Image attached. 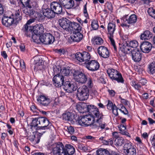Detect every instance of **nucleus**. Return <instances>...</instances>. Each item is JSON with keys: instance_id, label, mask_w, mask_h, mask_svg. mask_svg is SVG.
Masks as SVG:
<instances>
[{"instance_id": "f257e3e1", "label": "nucleus", "mask_w": 155, "mask_h": 155, "mask_svg": "<svg viewBox=\"0 0 155 155\" xmlns=\"http://www.w3.org/2000/svg\"><path fill=\"white\" fill-rule=\"evenodd\" d=\"M107 73L112 81H116L118 83H123L124 80L121 74L117 71L112 68L107 70Z\"/></svg>"}, {"instance_id": "f03ea898", "label": "nucleus", "mask_w": 155, "mask_h": 155, "mask_svg": "<svg viewBox=\"0 0 155 155\" xmlns=\"http://www.w3.org/2000/svg\"><path fill=\"white\" fill-rule=\"evenodd\" d=\"M39 124L40 126L37 128V130H43L45 131L48 129H51L54 127L48 120L46 117H38Z\"/></svg>"}, {"instance_id": "7ed1b4c3", "label": "nucleus", "mask_w": 155, "mask_h": 155, "mask_svg": "<svg viewBox=\"0 0 155 155\" xmlns=\"http://www.w3.org/2000/svg\"><path fill=\"white\" fill-rule=\"evenodd\" d=\"M64 146L60 142L54 143L49 147L51 155H64Z\"/></svg>"}, {"instance_id": "20e7f679", "label": "nucleus", "mask_w": 155, "mask_h": 155, "mask_svg": "<svg viewBox=\"0 0 155 155\" xmlns=\"http://www.w3.org/2000/svg\"><path fill=\"white\" fill-rule=\"evenodd\" d=\"M89 95V89L86 85L81 86L78 89L76 96L77 99L80 101L87 100Z\"/></svg>"}, {"instance_id": "39448f33", "label": "nucleus", "mask_w": 155, "mask_h": 155, "mask_svg": "<svg viewBox=\"0 0 155 155\" xmlns=\"http://www.w3.org/2000/svg\"><path fill=\"white\" fill-rule=\"evenodd\" d=\"M75 81L81 84H84L87 81V76L80 70H74L71 72Z\"/></svg>"}, {"instance_id": "423d86ee", "label": "nucleus", "mask_w": 155, "mask_h": 155, "mask_svg": "<svg viewBox=\"0 0 155 155\" xmlns=\"http://www.w3.org/2000/svg\"><path fill=\"white\" fill-rule=\"evenodd\" d=\"M125 43L121 44L119 43L118 48V54L120 57L123 56L125 58L126 54H130L132 50L130 48V46L127 43L126 39H125Z\"/></svg>"}, {"instance_id": "0eeeda50", "label": "nucleus", "mask_w": 155, "mask_h": 155, "mask_svg": "<svg viewBox=\"0 0 155 155\" xmlns=\"http://www.w3.org/2000/svg\"><path fill=\"white\" fill-rule=\"evenodd\" d=\"M75 59L79 61L84 62L85 65L92 58L91 57L90 54L86 51L77 52L75 54Z\"/></svg>"}, {"instance_id": "6e6552de", "label": "nucleus", "mask_w": 155, "mask_h": 155, "mask_svg": "<svg viewBox=\"0 0 155 155\" xmlns=\"http://www.w3.org/2000/svg\"><path fill=\"white\" fill-rule=\"evenodd\" d=\"M137 15L134 14H133L129 16L128 15H125L123 16L122 20H123L124 23L121 25L122 27H126L129 28L130 26L127 24L133 25L136 23L137 21Z\"/></svg>"}, {"instance_id": "1a4fd4ad", "label": "nucleus", "mask_w": 155, "mask_h": 155, "mask_svg": "<svg viewBox=\"0 0 155 155\" xmlns=\"http://www.w3.org/2000/svg\"><path fill=\"white\" fill-rule=\"evenodd\" d=\"M44 28L43 26L41 24H37L33 27H30L28 31L29 33L28 36L32 34V33L34 34L41 35L44 33Z\"/></svg>"}, {"instance_id": "9d476101", "label": "nucleus", "mask_w": 155, "mask_h": 155, "mask_svg": "<svg viewBox=\"0 0 155 155\" xmlns=\"http://www.w3.org/2000/svg\"><path fill=\"white\" fill-rule=\"evenodd\" d=\"M54 36L50 33H45L41 35V42L45 45L51 44L54 41Z\"/></svg>"}, {"instance_id": "9b49d317", "label": "nucleus", "mask_w": 155, "mask_h": 155, "mask_svg": "<svg viewBox=\"0 0 155 155\" xmlns=\"http://www.w3.org/2000/svg\"><path fill=\"white\" fill-rule=\"evenodd\" d=\"M91 117L90 116L87 115L81 116L78 117L77 119L79 125L82 126L87 127L91 126L92 124H90L91 120Z\"/></svg>"}, {"instance_id": "f8f14e48", "label": "nucleus", "mask_w": 155, "mask_h": 155, "mask_svg": "<svg viewBox=\"0 0 155 155\" xmlns=\"http://www.w3.org/2000/svg\"><path fill=\"white\" fill-rule=\"evenodd\" d=\"M37 100L39 104L42 106L47 107L52 101L51 99L48 96L43 94L37 97Z\"/></svg>"}, {"instance_id": "ddd939ff", "label": "nucleus", "mask_w": 155, "mask_h": 155, "mask_svg": "<svg viewBox=\"0 0 155 155\" xmlns=\"http://www.w3.org/2000/svg\"><path fill=\"white\" fill-rule=\"evenodd\" d=\"M142 52L138 49H132V51L129 55L131 57L132 59L135 62H138L141 61L142 57Z\"/></svg>"}, {"instance_id": "4468645a", "label": "nucleus", "mask_w": 155, "mask_h": 155, "mask_svg": "<svg viewBox=\"0 0 155 155\" xmlns=\"http://www.w3.org/2000/svg\"><path fill=\"white\" fill-rule=\"evenodd\" d=\"M93 59V58H92L85 64L86 68L88 70L92 71L98 70L100 67V64L98 62Z\"/></svg>"}, {"instance_id": "2eb2a0df", "label": "nucleus", "mask_w": 155, "mask_h": 155, "mask_svg": "<svg viewBox=\"0 0 155 155\" xmlns=\"http://www.w3.org/2000/svg\"><path fill=\"white\" fill-rule=\"evenodd\" d=\"M83 35L80 31L72 32V35L68 39V42L71 44L73 42H80L82 39Z\"/></svg>"}, {"instance_id": "dca6fc26", "label": "nucleus", "mask_w": 155, "mask_h": 155, "mask_svg": "<svg viewBox=\"0 0 155 155\" xmlns=\"http://www.w3.org/2000/svg\"><path fill=\"white\" fill-rule=\"evenodd\" d=\"M2 22L3 25L7 27H9L12 25H16V23L14 22V19L12 16H7L4 14L2 18Z\"/></svg>"}, {"instance_id": "f3484780", "label": "nucleus", "mask_w": 155, "mask_h": 155, "mask_svg": "<svg viewBox=\"0 0 155 155\" xmlns=\"http://www.w3.org/2000/svg\"><path fill=\"white\" fill-rule=\"evenodd\" d=\"M22 12L28 16L32 15L35 12V6L31 4L25 6L23 7Z\"/></svg>"}, {"instance_id": "a211bd4d", "label": "nucleus", "mask_w": 155, "mask_h": 155, "mask_svg": "<svg viewBox=\"0 0 155 155\" xmlns=\"http://www.w3.org/2000/svg\"><path fill=\"white\" fill-rule=\"evenodd\" d=\"M59 23L63 29L68 31H70L72 22L66 18L60 19L59 20Z\"/></svg>"}, {"instance_id": "6ab92c4d", "label": "nucleus", "mask_w": 155, "mask_h": 155, "mask_svg": "<svg viewBox=\"0 0 155 155\" xmlns=\"http://www.w3.org/2000/svg\"><path fill=\"white\" fill-rule=\"evenodd\" d=\"M51 8L53 10L55 14L60 15L63 14L62 5L57 2H53L51 3Z\"/></svg>"}, {"instance_id": "aec40b11", "label": "nucleus", "mask_w": 155, "mask_h": 155, "mask_svg": "<svg viewBox=\"0 0 155 155\" xmlns=\"http://www.w3.org/2000/svg\"><path fill=\"white\" fill-rule=\"evenodd\" d=\"M53 82L56 87H60L64 82V77L61 74L55 75L53 78Z\"/></svg>"}, {"instance_id": "412c9836", "label": "nucleus", "mask_w": 155, "mask_h": 155, "mask_svg": "<svg viewBox=\"0 0 155 155\" xmlns=\"http://www.w3.org/2000/svg\"><path fill=\"white\" fill-rule=\"evenodd\" d=\"M46 132V131H43L41 133L33 132L32 134L29 137V139L31 142L35 141V143H38L40 141L41 136Z\"/></svg>"}, {"instance_id": "4be33fe9", "label": "nucleus", "mask_w": 155, "mask_h": 155, "mask_svg": "<svg viewBox=\"0 0 155 155\" xmlns=\"http://www.w3.org/2000/svg\"><path fill=\"white\" fill-rule=\"evenodd\" d=\"M61 86L64 91L68 92H72L77 89L76 87H75L74 85L69 81L64 82Z\"/></svg>"}, {"instance_id": "5701e85b", "label": "nucleus", "mask_w": 155, "mask_h": 155, "mask_svg": "<svg viewBox=\"0 0 155 155\" xmlns=\"http://www.w3.org/2000/svg\"><path fill=\"white\" fill-rule=\"evenodd\" d=\"M97 51L99 55L104 58H107L109 57V51L107 48L105 46H101L99 47Z\"/></svg>"}, {"instance_id": "b1692460", "label": "nucleus", "mask_w": 155, "mask_h": 155, "mask_svg": "<svg viewBox=\"0 0 155 155\" xmlns=\"http://www.w3.org/2000/svg\"><path fill=\"white\" fill-rule=\"evenodd\" d=\"M152 44L148 41H143L140 44V48L142 52L145 53H149L152 48Z\"/></svg>"}, {"instance_id": "393cba45", "label": "nucleus", "mask_w": 155, "mask_h": 155, "mask_svg": "<svg viewBox=\"0 0 155 155\" xmlns=\"http://www.w3.org/2000/svg\"><path fill=\"white\" fill-rule=\"evenodd\" d=\"M74 147L70 144H66L64 146V155H73L75 153Z\"/></svg>"}, {"instance_id": "a878e982", "label": "nucleus", "mask_w": 155, "mask_h": 155, "mask_svg": "<svg viewBox=\"0 0 155 155\" xmlns=\"http://www.w3.org/2000/svg\"><path fill=\"white\" fill-rule=\"evenodd\" d=\"M42 11L43 15L48 18L51 19L55 17V13L51 8H42Z\"/></svg>"}, {"instance_id": "bb28decb", "label": "nucleus", "mask_w": 155, "mask_h": 155, "mask_svg": "<svg viewBox=\"0 0 155 155\" xmlns=\"http://www.w3.org/2000/svg\"><path fill=\"white\" fill-rule=\"evenodd\" d=\"M87 112H89L90 114L89 116L91 117L95 113L97 112L98 109L94 105H93L89 104L87 103Z\"/></svg>"}, {"instance_id": "cd10ccee", "label": "nucleus", "mask_w": 155, "mask_h": 155, "mask_svg": "<svg viewBox=\"0 0 155 155\" xmlns=\"http://www.w3.org/2000/svg\"><path fill=\"white\" fill-rule=\"evenodd\" d=\"M87 112H89L90 114L89 116L91 117L95 113L97 112L98 109L94 105H93L89 104L87 103Z\"/></svg>"}, {"instance_id": "c85d7f7f", "label": "nucleus", "mask_w": 155, "mask_h": 155, "mask_svg": "<svg viewBox=\"0 0 155 155\" xmlns=\"http://www.w3.org/2000/svg\"><path fill=\"white\" fill-rule=\"evenodd\" d=\"M97 112H95L93 116L91 117L93 118L92 121L94 122L95 120L97 123L102 122L103 120L104 115L102 113H100L99 110H97Z\"/></svg>"}, {"instance_id": "c756f323", "label": "nucleus", "mask_w": 155, "mask_h": 155, "mask_svg": "<svg viewBox=\"0 0 155 155\" xmlns=\"http://www.w3.org/2000/svg\"><path fill=\"white\" fill-rule=\"evenodd\" d=\"M74 115L71 112H68L64 113L62 115L63 119L65 121H72L74 118Z\"/></svg>"}, {"instance_id": "7c9ffc66", "label": "nucleus", "mask_w": 155, "mask_h": 155, "mask_svg": "<svg viewBox=\"0 0 155 155\" xmlns=\"http://www.w3.org/2000/svg\"><path fill=\"white\" fill-rule=\"evenodd\" d=\"M28 33V31L25 32V35H26V36L27 37H31L32 39L34 42L38 43H39L40 41L41 42V35H36L32 33V35L29 36H28V34L29 35V33Z\"/></svg>"}, {"instance_id": "2f4dec72", "label": "nucleus", "mask_w": 155, "mask_h": 155, "mask_svg": "<svg viewBox=\"0 0 155 155\" xmlns=\"http://www.w3.org/2000/svg\"><path fill=\"white\" fill-rule=\"evenodd\" d=\"M82 29V27L78 23L75 22H72L70 28V31L71 32L80 31Z\"/></svg>"}, {"instance_id": "473e14b6", "label": "nucleus", "mask_w": 155, "mask_h": 155, "mask_svg": "<svg viewBox=\"0 0 155 155\" xmlns=\"http://www.w3.org/2000/svg\"><path fill=\"white\" fill-rule=\"evenodd\" d=\"M87 103L82 102L77 106V109L81 113L87 112Z\"/></svg>"}, {"instance_id": "72a5a7b5", "label": "nucleus", "mask_w": 155, "mask_h": 155, "mask_svg": "<svg viewBox=\"0 0 155 155\" xmlns=\"http://www.w3.org/2000/svg\"><path fill=\"white\" fill-rule=\"evenodd\" d=\"M116 25L110 22L108 23L107 29L109 35L108 37H114L113 34L115 29Z\"/></svg>"}, {"instance_id": "f704fd0d", "label": "nucleus", "mask_w": 155, "mask_h": 155, "mask_svg": "<svg viewBox=\"0 0 155 155\" xmlns=\"http://www.w3.org/2000/svg\"><path fill=\"white\" fill-rule=\"evenodd\" d=\"M153 36V35L149 30H146L140 35V38L142 40H149Z\"/></svg>"}, {"instance_id": "c9c22d12", "label": "nucleus", "mask_w": 155, "mask_h": 155, "mask_svg": "<svg viewBox=\"0 0 155 155\" xmlns=\"http://www.w3.org/2000/svg\"><path fill=\"white\" fill-rule=\"evenodd\" d=\"M34 63L35 67L42 65L43 64V60L40 55H37L34 57Z\"/></svg>"}, {"instance_id": "e433bc0d", "label": "nucleus", "mask_w": 155, "mask_h": 155, "mask_svg": "<svg viewBox=\"0 0 155 155\" xmlns=\"http://www.w3.org/2000/svg\"><path fill=\"white\" fill-rule=\"evenodd\" d=\"M147 72L150 75H153L155 73V62H152L148 65Z\"/></svg>"}, {"instance_id": "4c0bfd02", "label": "nucleus", "mask_w": 155, "mask_h": 155, "mask_svg": "<svg viewBox=\"0 0 155 155\" xmlns=\"http://www.w3.org/2000/svg\"><path fill=\"white\" fill-rule=\"evenodd\" d=\"M35 19L32 18H31L24 25V27L22 28V30L24 32H25L28 31L30 27H33L29 25L31 23L34 22Z\"/></svg>"}, {"instance_id": "58836bf2", "label": "nucleus", "mask_w": 155, "mask_h": 155, "mask_svg": "<svg viewBox=\"0 0 155 155\" xmlns=\"http://www.w3.org/2000/svg\"><path fill=\"white\" fill-rule=\"evenodd\" d=\"M92 41L95 45H101L104 42L103 39L98 36H94L91 40Z\"/></svg>"}, {"instance_id": "ea45409f", "label": "nucleus", "mask_w": 155, "mask_h": 155, "mask_svg": "<svg viewBox=\"0 0 155 155\" xmlns=\"http://www.w3.org/2000/svg\"><path fill=\"white\" fill-rule=\"evenodd\" d=\"M29 119L31 120V122L30 123V126H31V128L32 129L33 127L37 128L38 125H39L38 121V117H37L33 118L32 117L29 118Z\"/></svg>"}, {"instance_id": "a19ab883", "label": "nucleus", "mask_w": 155, "mask_h": 155, "mask_svg": "<svg viewBox=\"0 0 155 155\" xmlns=\"http://www.w3.org/2000/svg\"><path fill=\"white\" fill-rule=\"evenodd\" d=\"M12 17L14 20V22L16 23V25L18 23V22L21 20L22 17L20 16V13L18 12H16L15 15L12 14Z\"/></svg>"}, {"instance_id": "79ce46f5", "label": "nucleus", "mask_w": 155, "mask_h": 155, "mask_svg": "<svg viewBox=\"0 0 155 155\" xmlns=\"http://www.w3.org/2000/svg\"><path fill=\"white\" fill-rule=\"evenodd\" d=\"M115 145L117 146H120L124 143V140L122 137H117L115 140Z\"/></svg>"}, {"instance_id": "37998d69", "label": "nucleus", "mask_w": 155, "mask_h": 155, "mask_svg": "<svg viewBox=\"0 0 155 155\" xmlns=\"http://www.w3.org/2000/svg\"><path fill=\"white\" fill-rule=\"evenodd\" d=\"M74 5V1L73 0H68L64 7L67 9L72 8Z\"/></svg>"}, {"instance_id": "c03bdc74", "label": "nucleus", "mask_w": 155, "mask_h": 155, "mask_svg": "<svg viewBox=\"0 0 155 155\" xmlns=\"http://www.w3.org/2000/svg\"><path fill=\"white\" fill-rule=\"evenodd\" d=\"M125 155H136V150L134 147L124 152Z\"/></svg>"}, {"instance_id": "a18cd8bd", "label": "nucleus", "mask_w": 155, "mask_h": 155, "mask_svg": "<svg viewBox=\"0 0 155 155\" xmlns=\"http://www.w3.org/2000/svg\"><path fill=\"white\" fill-rule=\"evenodd\" d=\"M127 43L129 46H130V48H136L137 47L138 44L137 41L135 40H133L131 41H127Z\"/></svg>"}, {"instance_id": "49530a36", "label": "nucleus", "mask_w": 155, "mask_h": 155, "mask_svg": "<svg viewBox=\"0 0 155 155\" xmlns=\"http://www.w3.org/2000/svg\"><path fill=\"white\" fill-rule=\"evenodd\" d=\"M130 83L131 85L136 90H139L141 87L139 82L137 83L135 81H132Z\"/></svg>"}, {"instance_id": "de8ad7c7", "label": "nucleus", "mask_w": 155, "mask_h": 155, "mask_svg": "<svg viewBox=\"0 0 155 155\" xmlns=\"http://www.w3.org/2000/svg\"><path fill=\"white\" fill-rule=\"evenodd\" d=\"M91 25L94 30L97 29L99 27V25L98 24V21L97 20H93L91 21Z\"/></svg>"}, {"instance_id": "09e8293b", "label": "nucleus", "mask_w": 155, "mask_h": 155, "mask_svg": "<svg viewBox=\"0 0 155 155\" xmlns=\"http://www.w3.org/2000/svg\"><path fill=\"white\" fill-rule=\"evenodd\" d=\"M134 147L133 146L131 145L130 142L126 143L124 144L123 147L124 152Z\"/></svg>"}, {"instance_id": "8fccbe9b", "label": "nucleus", "mask_w": 155, "mask_h": 155, "mask_svg": "<svg viewBox=\"0 0 155 155\" xmlns=\"http://www.w3.org/2000/svg\"><path fill=\"white\" fill-rule=\"evenodd\" d=\"M104 153L103 155H119L118 153L113 151H111V152H110L105 149L104 151Z\"/></svg>"}, {"instance_id": "3c124183", "label": "nucleus", "mask_w": 155, "mask_h": 155, "mask_svg": "<svg viewBox=\"0 0 155 155\" xmlns=\"http://www.w3.org/2000/svg\"><path fill=\"white\" fill-rule=\"evenodd\" d=\"M67 129L68 134L70 135V136L74 134L75 130L73 127L72 126H68Z\"/></svg>"}, {"instance_id": "603ef678", "label": "nucleus", "mask_w": 155, "mask_h": 155, "mask_svg": "<svg viewBox=\"0 0 155 155\" xmlns=\"http://www.w3.org/2000/svg\"><path fill=\"white\" fill-rule=\"evenodd\" d=\"M54 74L53 75L55 76L56 75H60V73L61 71V69H59L56 66L55 67H53V68Z\"/></svg>"}, {"instance_id": "864d4df0", "label": "nucleus", "mask_w": 155, "mask_h": 155, "mask_svg": "<svg viewBox=\"0 0 155 155\" xmlns=\"http://www.w3.org/2000/svg\"><path fill=\"white\" fill-rule=\"evenodd\" d=\"M21 3L22 4V7L26 5H29L31 4H33V3L30 0H20Z\"/></svg>"}, {"instance_id": "5fc2aeb1", "label": "nucleus", "mask_w": 155, "mask_h": 155, "mask_svg": "<svg viewBox=\"0 0 155 155\" xmlns=\"http://www.w3.org/2000/svg\"><path fill=\"white\" fill-rule=\"evenodd\" d=\"M118 108L115 104H114L112 109V113L115 116H117L118 115V113L117 111Z\"/></svg>"}, {"instance_id": "6e6d98bb", "label": "nucleus", "mask_w": 155, "mask_h": 155, "mask_svg": "<svg viewBox=\"0 0 155 155\" xmlns=\"http://www.w3.org/2000/svg\"><path fill=\"white\" fill-rule=\"evenodd\" d=\"M61 72V73L62 74H64V76H67L69 75L71 72V70L68 69L64 68H63Z\"/></svg>"}, {"instance_id": "4d7b16f0", "label": "nucleus", "mask_w": 155, "mask_h": 155, "mask_svg": "<svg viewBox=\"0 0 155 155\" xmlns=\"http://www.w3.org/2000/svg\"><path fill=\"white\" fill-rule=\"evenodd\" d=\"M147 12L149 15L153 18V16L155 14V10L153 8H150L148 9Z\"/></svg>"}, {"instance_id": "13d9d810", "label": "nucleus", "mask_w": 155, "mask_h": 155, "mask_svg": "<svg viewBox=\"0 0 155 155\" xmlns=\"http://www.w3.org/2000/svg\"><path fill=\"white\" fill-rule=\"evenodd\" d=\"M54 51L56 53L61 55L62 54H64L65 53V50L63 48L56 49H55Z\"/></svg>"}, {"instance_id": "bf43d9fd", "label": "nucleus", "mask_w": 155, "mask_h": 155, "mask_svg": "<svg viewBox=\"0 0 155 155\" xmlns=\"http://www.w3.org/2000/svg\"><path fill=\"white\" fill-rule=\"evenodd\" d=\"M87 2L84 6L83 13H84V16L86 18H88L89 17V15H88V14L87 13Z\"/></svg>"}, {"instance_id": "052dcab7", "label": "nucleus", "mask_w": 155, "mask_h": 155, "mask_svg": "<svg viewBox=\"0 0 155 155\" xmlns=\"http://www.w3.org/2000/svg\"><path fill=\"white\" fill-rule=\"evenodd\" d=\"M87 85L89 88H91L93 86L92 79L91 78H88L87 79Z\"/></svg>"}, {"instance_id": "680f3d73", "label": "nucleus", "mask_w": 155, "mask_h": 155, "mask_svg": "<svg viewBox=\"0 0 155 155\" xmlns=\"http://www.w3.org/2000/svg\"><path fill=\"white\" fill-rule=\"evenodd\" d=\"M114 104H113L112 102L110 100H108V103L107 104V107L108 109L109 110H111L112 107Z\"/></svg>"}, {"instance_id": "e2e57ef3", "label": "nucleus", "mask_w": 155, "mask_h": 155, "mask_svg": "<svg viewBox=\"0 0 155 155\" xmlns=\"http://www.w3.org/2000/svg\"><path fill=\"white\" fill-rule=\"evenodd\" d=\"M118 128L121 132V133L125 131L124 130L126 128V126L124 125V124H120V125L118 126Z\"/></svg>"}, {"instance_id": "0e129e2a", "label": "nucleus", "mask_w": 155, "mask_h": 155, "mask_svg": "<svg viewBox=\"0 0 155 155\" xmlns=\"http://www.w3.org/2000/svg\"><path fill=\"white\" fill-rule=\"evenodd\" d=\"M119 98L120 99L121 102L122 104L125 105H128L127 103L128 102V101L127 100L122 98L120 96H119Z\"/></svg>"}, {"instance_id": "69168bd1", "label": "nucleus", "mask_w": 155, "mask_h": 155, "mask_svg": "<svg viewBox=\"0 0 155 155\" xmlns=\"http://www.w3.org/2000/svg\"><path fill=\"white\" fill-rule=\"evenodd\" d=\"M104 150H105V149L104 148L99 149L96 152L97 155H103Z\"/></svg>"}, {"instance_id": "338daca9", "label": "nucleus", "mask_w": 155, "mask_h": 155, "mask_svg": "<svg viewBox=\"0 0 155 155\" xmlns=\"http://www.w3.org/2000/svg\"><path fill=\"white\" fill-rule=\"evenodd\" d=\"M99 81L100 83L103 84H105L106 83V80L103 76H101L99 79Z\"/></svg>"}, {"instance_id": "774afa93", "label": "nucleus", "mask_w": 155, "mask_h": 155, "mask_svg": "<svg viewBox=\"0 0 155 155\" xmlns=\"http://www.w3.org/2000/svg\"><path fill=\"white\" fill-rule=\"evenodd\" d=\"M139 83L142 85H144L147 83V81L145 78H142L139 81Z\"/></svg>"}]
</instances>
